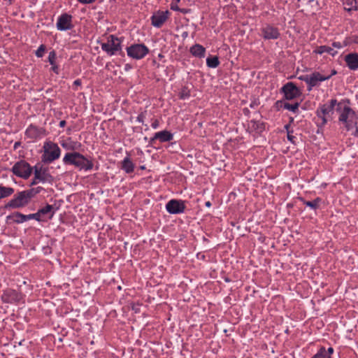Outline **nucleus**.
<instances>
[{
	"label": "nucleus",
	"instance_id": "49530a36",
	"mask_svg": "<svg viewBox=\"0 0 358 358\" xmlns=\"http://www.w3.org/2000/svg\"><path fill=\"white\" fill-rule=\"evenodd\" d=\"M159 122L157 120H155L152 123V127L153 129H157L159 127Z\"/></svg>",
	"mask_w": 358,
	"mask_h": 358
},
{
	"label": "nucleus",
	"instance_id": "a18cd8bd",
	"mask_svg": "<svg viewBox=\"0 0 358 358\" xmlns=\"http://www.w3.org/2000/svg\"><path fill=\"white\" fill-rule=\"evenodd\" d=\"M352 130V135L356 136V137H358V127H357V124H356V127H354Z\"/></svg>",
	"mask_w": 358,
	"mask_h": 358
},
{
	"label": "nucleus",
	"instance_id": "f8f14e48",
	"mask_svg": "<svg viewBox=\"0 0 358 358\" xmlns=\"http://www.w3.org/2000/svg\"><path fill=\"white\" fill-rule=\"evenodd\" d=\"M331 76H322L320 73L315 71L309 76L308 84V90L310 91L313 87L317 85L318 82H322L329 80Z\"/></svg>",
	"mask_w": 358,
	"mask_h": 358
},
{
	"label": "nucleus",
	"instance_id": "ea45409f",
	"mask_svg": "<svg viewBox=\"0 0 358 358\" xmlns=\"http://www.w3.org/2000/svg\"><path fill=\"white\" fill-rule=\"evenodd\" d=\"M81 85V80L80 79H77L76 80H75L73 83V88L75 90H77L78 87H80Z\"/></svg>",
	"mask_w": 358,
	"mask_h": 358
},
{
	"label": "nucleus",
	"instance_id": "1a4fd4ad",
	"mask_svg": "<svg viewBox=\"0 0 358 358\" xmlns=\"http://www.w3.org/2000/svg\"><path fill=\"white\" fill-rule=\"evenodd\" d=\"M280 91L284 94V97L287 100H292L301 94L299 88L292 82L284 85Z\"/></svg>",
	"mask_w": 358,
	"mask_h": 358
},
{
	"label": "nucleus",
	"instance_id": "6ab92c4d",
	"mask_svg": "<svg viewBox=\"0 0 358 358\" xmlns=\"http://www.w3.org/2000/svg\"><path fill=\"white\" fill-rule=\"evenodd\" d=\"M315 53L322 55L324 52H327L332 56H334L337 54V51L335 50L334 48L327 46V45H321L317 47L315 51Z\"/></svg>",
	"mask_w": 358,
	"mask_h": 358
},
{
	"label": "nucleus",
	"instance_id": "9d476101",
	"mask_svg": "<svg viewBox=\"0 0 358 358\" xmlns=\"http://www.w3.org/2000/svg\"><path fill=\"white\" fill-rule=\"evenodd\" d=\"M166 209L170 214L182 213L185 209V201L171 199L166 203Z\"/></svg>",
	"mask_w": 358,
	"mask_h": 358
},
{
	"label": "nucleus",
	"instance_id": "7c9ffc66",
	"mask_svg": "<svg viewBox=\"0 0 358 358\" xmlns=\"http://www.w3.org/2000/svg\"><path fill=\"white\" fill-rule=\"evenodd\" d=\"M81 147V143L76 141H73L71 137L69 138V150H72L73 152L76 150H78Z\"/></svg>",
	"mask_w": 358,
	"mask_h": 358
},
{
	"label": "nucleus",
	"instance_id": "4468645a",
	"mask_svg": "<svg viewBox=\"0 0 358 358\" xmlns=\"http://www.w3.org/2000/svg\"><path fill=\"white\" fill-rule=\"evenodd\" d=\"M338 102L336 99H332L329 101V103L322 104L319 106V108L317 109V110L320 111L321 115H327V116L331 113H334V109L335 106L337 107V104Z\"/></svg>",
	"mask_w": 358,
	"mask_h": 358
},
{
	"label": "nucleus",
	"instance_id": "412c9836",
	"mask_svg": "<svg viewBox=\"0 0 358 358\" xmlns=\"http://www.w3.org/2000/svg\"><path fill=\"white\" fill-rule=\"evenodd\" d=\"M250 129L257 133H261L264 130V124L262 122L257 120H251L249 124Z\"/></svg>",
	"mask_w": 358,
	"mask_h": 358
},
{
	"label": "nucleus",
	"instance_id": "69168bd1",
	"mask_svg": "<svg viewBox=\"0 0 358 358\" xmlns=\"http://www.w3.org/2000/svg\"><path fill=\"white\" fill-rule=\"evenodd\" d=\"M288 127H289L288 125H286V126H285V128L287 129H288Z\"/></svg>",
	"mask_w": 358,
	"mask_h": 358
},
{
	"label": "nucleus",
	"instance_id": "c85d7f7f",
	"mask_svg": "<svg viewBox=\"0 0 358 358\" xmlns=\"http://www.w3.org/2000/svg\"><path fill=\"white\" fill-rule=\"evenodd\" d=\"M34 177L35 180L39 181H45V171H43L42 169H38L36 166L34 167Z\"/></svg>",
	"mask_w": 358,
	"mask_h": 358
},
{
	"label": "nucleus",
	"instance_id": "f704fd0d",
	"mask_svg": "<svg viewBox=\"0 0 358 358\" xmlns=\"http://www.w3.org/2000/svg\"><path fill=\"white\" fill-rule=\"evenodd\" d=\"M23 192H24L25 196L28 197L29 201L37 193V192L34 191V189L23 191Z\"/></svg>",
	"mask_w": 358,
	"mask_h": 358
},
{
	"label": "nucleus",
	"instance_id": "8fccbe9b",
	"mask_svg": "<svg viewBox=\"0 0 358 358\" xmlns=\"http://www.w3.org/2000/svg\"><path fill=\"white\" fill-rule=\"evenodd\" d=\"M131 69V66L130 64H125V66H124V70H125L126 71H129V70H130Z\"/></svg>",
	"mask_w": 358,
	"mask_h": 358
},
{
	"label": "nucleus",
	"instance_id": "0e129e2a",
	"mask_svg": "<svg viewBox=\"0 0 358 358\" xmlns=\"http://www.w3.org/2000/svg\"><path fill=\"white\" fill-rule=\"evenodd\" d=\"M355 42H356L357 43H358V37L357 38V39H356Z\"/></svg>",
	"mask_w": 358,
	"mask_h": 358
},
{
	"label": "nucleus",
	"instance_id": "a878e982",
	"mask_svg": "<svg viewBox=\"0 0 358 358\" xmlns=\"http://www.w3.org/2000/svg\"><path fill=\"white\" fill-rule=\"evenodd\" d=\"M316 115L317 117V126L319 127H324L328 121L327 115L325 114L321 115L320 111H319L317 110H316Z\"/></svg>",
	"mask_w": 358,
	"mask_h": 358
},
{
	"label": "nucleus",
	"instance_id": "c756f323",
	"mask_svg": "<svg viewBox=\"0 0 358 358\" xmlns=\"http://www.w3.org/2000/svg\"><path fill=\"white\" fill-rule=\"evenodd\" d=\"M52 209H53L52 206L48 204L45 207L38 210V212L39 213L40 217H41L42 215L49 214L48 217H50L52 216L51 212H52Z\"/></svg>",
	"mask_w": 358,
	"mask_h": 358
},
{
	"label": "nucleus",
	"instance_id": "cd10ccee",
	"mask_svg": "<svg viewBox=\"0 0 358 358\" xmlns=\"http://www.w3.org/2000/svg\"><path fill=\"white\" fill-rule=\"evenodd\" d=\"M299 106H300V103L299 102H296L294 103H289L285 102L283 104V108L285 109H287L288 110H290V111L296 113H297V111L299 110Z\"/></svg>",
	"mask_w": 358,
	"mask_h": 358
},
{
	"label": "nucleus",
	"instance_id": "680f3d73",
	"mask_svg": "<svg viewBox=\"0 0 358 358\" xmlns=\"http://www.w3.org/2000/svg\"><path fill=\"white\" fill-rule=\"evenodd\" d=\"M187 36V32H184V33L182 34V36H183V37H184V36Z\"/></svg>",
	"mask_w": 358,
	"mask_h": 358
},
{
	"label": "nucleus",
	"instance_id": "58836bf2",
	"mask_svg": "<svg viewBox=\"0 0 358 358\" xmlns=\"http://www.w3.org/2000/svg\"><path fill=\"white\" fill-rule=\"evenodd\" d=\"M309 76H310V75H302V76H300L298 78L300 80L304 81L308 85V80H309Z\"/></svg>",
	"mask_w": 358,
	"mask_h": 358
},
{
	"label": "nucleus",
	"instance_id": "a19ab883",
	"mask_svg": "<svg viewBox=\"0 0 358 358\" xmlns=\"http://www.w3.org/2000/svg\"><path fill=\"white\" fill-rule=\"evenodd\" d=\"M285 102H284L282 100L277 101L275 103V106L277 108L278 110H280V108H283V104Z\"/></svg>",
	"mask_w": 358,
	"mask_h": 358
},
{
	"label": "nucleus",
	"instance_id": "bf43d9fd",
	"mask_svg": "<svg viewBox=\"0 0 358 358\" xmlns=\"http://www.w3.org/2000/svg\"><path fill=\"white\" fill-rule=\"evenodd\" d=\"M336 73H337V71H336L335 69H333V70L331 71V73L329 76H331V77L332 76H334V75H336Z\"/></svg>",
	"mask_w": 358,
	"mask_h": 358
},
{
	"label": "nucleus",
	"instance_id": "f03ea898",
	"mask_svg": "<svg viewBox=\"0 0 358 358\" xmlns=\"http://www.w3.org/2000/svg\"><path fill=\"white\" fill-rule=\"evenodd\" d=\"M69 164L75 166L79 170L90 171L94 164L78 152H69Z\"/></svg>",
	"mask_w": 358,
	"mask_h": 358
},
{
	"label": "nucleus",
	"instance_id": "4be33fe9",
	"mask_svg": "<svg viewBox=\"0 0 358 358\" xmlns=\"http://www.w3.org/2000/svg\"><path fill=\"white\" fill-rule=\"evenodd\" d=\"M343 3L348 11L358 10V0H343Z\"/></svg>",
	"mask_w": 358,
	"mask_h": 358
},
{
	"label": "nucleus",
	"instance_id": "de8ad7c7",
	"mask_svg": "<svg viewBox=\"0 0 358 358\" xmlns=\"http://www.w3.org/2000/svg\"><path fill=\"white\" fill-rule=\"evenodd\" d=\"M189 96V94L188 92H182L180 94V98L181 99H186L187 97Z\"/></svg>",
	"mask_w": 358,
	"mask_h": 358
},
{
	"label": "nucleus",
	"instance_id": "37998d69",
	"mask_svg": "<svg viewBox=\"0 0 358 358\" xmlns=\"http://www.w3.org/2000/svg\"><path fill=\"white\" fill-rule=\"evenodd\" d=\"M294 138H295V136H294L293 135H292L290 134V132L288 131H287V139L292 142V143H294Z\"/></svg>",
	"mask_w": 358,
	"mask_h": 358
},
{
	"label": "nucleus",
	"instance_id": "7ed1b4c3",
	"mask_svg": "<svg viewBox=\"0 0 358 358\" xmlns=\"http://www.w3.org/2000/svg\"><path fill=\"white\" fill-rule=\"evenodd\" d=\"M122 38H117L114 35H110L108 41L101 44V49L110 56L116 54L124 55L122 50Z\"/></svg>",
	"mask_w": 358,
	"mask_h": 358
},
{
	"label": "nucleus",
	"instance_id": "79ce46f5",
	"mask_svg": "<svg viewBox=\"0 0 358 358\" xmlns=\"http://www.w3.org/2000/svg\"><path fill=\"white\" fill-rule=\"evenodd\" d=\"M144 119H145V115L143 113H141L136 117V121L138 122H141V123H143Z\"/></svg>",
	"mask_w": 358,
	"mask_h": 358
},
{
	"label": "nucleus",
	"instance_id": "2f4dec72",
	"mask_svg": "<svg viewBox=\"0 0 358 358\" xmlns=\"http://www.w3.org/2000/svg\"><path fill=\"white\" fill-rule=\"evenodd\" d=\"M312 358H330L324 347H322Z\"/></svg>",
	"mask_w": 358,
	"mask_h": 358
},
{
	"label": "nucleus",
	"instance_id": "72a5a7b5",
	"mask_svg": "<svg viewBox=\"0 0 358 358\" xmlns=\"http://www.w3.org/2000/svg\"><path fill=\"white\" fill-rule=\"evenodd\" d=\"M45 47L44 45H41L39 46V48H38V50H36V55L38 57H41L43 56V54L45 52Z\"/></svg>",
	"mask_w": 358,
	"mask_h": 358
},
{
	"label": "nucleus",
	"instance_id": "b1692460",
	"mask_svg": "<svg viewBox=\"0 0 358 358\" xmlns=\"http://www.w3.org/2000/svg\"><path fill=\"white\" fill-rule=\"evenodd\" d=\"M301 199L303 201V204H305L306 206L311 208L313 210H316L317 208H318L320 203L322 201V199H320V197H317L313 201H305L303 199Z\"/></svg>",
	"mask_w": 358,
	"mask_h": 358
},
{
	"label": "nucleus",
	"instance_id": "39448f33",
	"mask_svg": "<svg viewBox=\"0 0 358 358\" xmlns=\"http://www.w3.org/2000/svg\"><path fill=\"white\" fill-rule=\"evenodd\" d=\"M127 53L131 58L141 59L149 53V49L143 43H136L127 48Z\"/></svg>",
	"mask_w": 358,
	"mask_h": 358
},
{
	"label": "nucleus",
	"instance_id": "e2e57ef3",
	"mask_svg": "<svg viewBox=\"0 0 358 358\" xmlns=\"http://www.w3.org/2000/svg\"><path fill=\"white\" fill-rule=\"evenodd\" d=\"M141 169H145V166H141Z\"/></svg>",
	"mask_w": 358,
	"mask_h": 358
},
{
	"label": "nucleus",
	"instance_id": "423d86ee",
	"mask_svg": "<svg viewBox=\"0 0 358 358\" xmlns=\"http://www.w3.org/2000/svg\"><path fill=\"white\" fill-rule=\"evenodd\" d=\"M12 171L15 176L27 179L30 176L32 172V168L29 163L21 160L14 164L12 168Z\"/></svg>",
	"mask_w": 358,
	"mask_h": 358
},
{
	"label": "nucleus",
	"instance_id": "e433bc0d",
	"mask_svg": "<svg viewBox=\"0 0 358 358\" xmlns=\"http://www.w3.org/2000/svg\"><path fill=\"white\" fill-rule=\"evenodd\" d=\"M180 1V0H172L170 7L173 10H179L180 8L178 6V3Z\"/></svg>",
	"mask_w": 358,
	"mask_h": 358
},
{
	"label": "nucleus",
	"instance_id": "4c0bfd02",
	"mask_svg": "<svg viewBox=\"0 0 358 358\" xmlns=\"http://www.w3.org/2000/svg\"><path fill=\"white\" fill-rule=\"evenodd\" d=\"M55 57H56V55H55V52L54 51H51L50 53H49V56H48V61L49 62L53 65L54 63H55Z\"/></svg>",
	"mask_w": 358,
	"mask_h": 358
},
{
	"label": "nucleus",
	"instance_id": "6e6552de",
	"mask_svg": "<svg viewBox=\"0 0 358 358\" xmlns=\"http://www.w3.org/2000/svg\"><path fill=\"white\" fill-rule=\"evenodd\" d=\"M25 195L23 191L18 192L15 195L14 198L6 205V208H19L27 206L29 201L28 200V197Z\"/></svg>",
	"mask_w": 358,
	"mask_h": 358
},
{
	"label": "nucleus",
	"instance_id": "bb28decb",
	"mask_svg": "<svg viewBox=\"0 0 358 358\" xmlns=\"http://www.w3.org/2000/svg\"><path fill=\"white\" fill-rule=\"evenodd\" d=\"M206 64L209 68H216L220 64L219 59L217 56L208 57L206 59Z\"/></svg>",
	"mask_w": 358,
	"mask_h": 358
},
{
	"label": "nucleus",
	"instance_id": "ddd939ff",
	"mask_svg": "<svg viewBox=\"0 0 358 358\" xmlns=\"http://www.w3.org/2000/svg\"><path fill=\"white\" fill-rule=\"evenodd\" d=\"M173 138V134L167 130H164L155 133L154 136L150 138V143H154L156 140H159L161 143L168 142L171 141Z\"/></svg>",
	"mask_w": 358,
	"mask_h": 358
},
{
	"label": "nucleus",
	"instance_id": "a211bd4d",
	"mask_svg": "<svg viewBox=\"0 0 358 358\" xmlns=\"http://www.w3.org/2000/svg\"><path fill=\"white\" fill-rule=\"evenodd\" d=\"M26 136L31 139L38 138L41 132V130L36 126L30 125L26 130Z\"/></svg>",
	"mask_w": 358,
	"mask_h": 358
},
{
	"label": "nucleus",
	"instance_id": "5701e85b",
	"mask_svg": "<svg viewBox=\"0 0 358 358\" xmlns=\"http://www.w3.org/2000/svg\"><path fill=\"white\" fill-rule=\"evenodd\" d=\"M57 27L59 30L67 29V13H63L58 19Z\"/></svg>",
	"mask_w": 358,
	"mask_h": 358
},
{
	"label": "nucleus",
	"instance_id": "2eb2a0df",
	"mask_svg": "<svg viewBox=\"0 0 358 358\" xmlns=\"http://www.w3.org/2000/svg\"><path fill=\"white\" fill-rule=\"evenodd\" d=\"M344 60L347 66L352 71L358 69V54L349 53L345 56Z\"/></svg>",
	"mask_w": 358,
	"mask_h": 358
},
{
	"label": "nucleus",
	"instance_id": "473e14b6",
	"mask_svg": "<svg viewBox=\"0 0 358 358\" xmlns=\"http://www.w3.org/2000/svg\"><path fill=\"white\" fill-rule=\"evenodd\" d=\"M7 295L8 296H10L11 299L14 301H19L20 299V296L19 295V294L16 291L13 289L8 290Z\"/></svg>",
	"mask_w": 358,
	"mask_h": 358
},
{
	"label": "nucleus",
	"instance_id": "9b49d317",
	"mask_svg": "<svg viewBox=\"0 0 358 358\" xmlns=\"http://www.w3.org/2000/svg\"><path fill=\"white\" fill-rule=\"evenodd\" d=\"M261 31L262 37L266 40L278 39L280 36L278 29L271 24L262 27Z\"/></svg>",
	"mask_w": 358,
	"mask_h": 358
},
{
	"label": "nucleus",
	"instance_id": "6e6d98bb",
	"mask_svg": "<svg viewBox=\"0 0 358 358\" xmlns=\"http://www.w3.org/2000/svg\"><path fill=\"white\" fill-rule=\"evenodd\" d=\"M211 205H212V204H211V202H210V201H206V202L205 203V206H206V207H208V208L210 207V206H211Z\"/></svg>",
	"mask_w": 358,
	"mask_h": 358
},
{
	"label": "nucleus",
	"instance_id": "09e8293b",
	"mask_svg": "<svg viewBox=\"0 0 358 358\" xmlns=\"http://www.w3.org/2000/svg\"><path fill=\"white\" fill-rule=\"evenodd\" d=\"M327 355H329L331 356V355L334 352L333 348H331V347L329 348L328 350H327Z\"/></svg>",
	"mask_w": 358,
	"mask_h": 358
},
{
	"label": "nucleus",
	"instance_id": "13d9d810",
	"mask_svg": "<svg viewBox=\"0 0 358 358\" xmlns=\"http://www.w3.org/2000/svg\"><path fill=\"white\" fill-rule=\"evenodd\" d=\"M67 159H68V157H67V153H66L64 156V158H63V161L65 162V163H67Z\"/></svg>",
	"mask_w": 358,
	"mask_h": 358
},
{
	"label": "nucleus",
	"instance_id": "052dcab7",
	"mask_svg": "<svg viewBox=\"0 0 358 358\" xmlns=\"http://www.w3.org/2000/svg\"><path fill=\"white\" fill-rule=\"evenodd\" d=\"M57 66H52V70H53L55 72H57Z\"/></svg>",
	"mask_w": 358,
	"mask_h": 358
},
{
	"label": "nucleus",
	"instance_id": "4d7b16f0",
	"mask_svg": "<svg viewBox=\"0 0 358 358\" xmlns=\"http://www.w3.org/2000/svg\"><path fill=\"white\" fill-rule=\"evenodd\" d=\"M178 11H180L182 13H187V10L185 9V8H183V9L180 8V10Z\"/></svg>",
	"mask_w": 358,
	"mask_h": 358
},
{
	"label": "nucleus",
	"instance_id": "20e7f679",
	"mask_svg": "<svg viewBox=\"0 0 358 358\" xmlns=\"http://www.w3.org/2000/svg\"><path fill=\"white\" fill-rule=\"evenodd\" d=\"M44 153L42 156V161L45 163H50L57 159L60 155V150L57 144L48 142L44 144Z\"/></svg>",
	"mask_w": 358,
	"mask_h": 358
},
{
	"label": "nucleus",
	"instance_id": "603ef678",
	"mask_svg": "<svg viewBox=\"0 0 358 358\" xmlns=\"http://www.w3.org/2000/svg\"><path fill=\"white\" fill-rule=\"evenodd\" d=\"M71 16L69 15V25H68L69 30H70L72 27V25L71 24Z\"/></svg>",
	"mask_w": 358,
	"mask_h": 358
},
{
	"label": "nucleus",
	"instance_id": "c03bdc74",
	"mask_svg": "<svg viewBox=\"0 0 358 358\" xmlns=\"http://www.w3.org/2000/svg\"><path fill=\"white\" fill-rule=\"evenodd\" d=\"M77 1L83 4H90V3H94L96 0H77Z\"/></svg>",
	"mask_w": 358,
	"mask_h": 358
},
{
	"label": "nucleus",
	"instance_id": "f257e3e1",
	"mask_svg": "<svg viewBox=\"0 0 358 358\" xmlns=\"http://www.w3.org/2000/svg\"><path fill=\"white\" fill-rule=\"evenodd\" d=\"M350 100L346 99L338 102L336 111L340 113L338 120L342 122L348 131L353 129L357 124V115L350 107Z\"/></svg>",
	"mask_w": 358,
	"mask_h": 358
},
{
	"label": "nucleus",
	"instance_id": "5fc2aeb1",
	"mask_svg": "<svg viewBox=\"0 0 358 358\" xmlns=\"http://www.w3.org/2000/svg\"><path fill=\"white\" fill-rule=\"evenodd\" d=\"M65 124H66V121L65 120L60 121V122H59L60 127H63L65 126Z\"/></svg>",
	"mask_w": 358,
	"mask_h": 358
},
{
	"label": "nucleus",
	"instance_id": "c9c22d12",
	"mask_svg": "<svg viewBox=\"0 0 358 358\" xmlns=\"http://www.w3.org/2000/svg\"><path fill=\"white\" fill-rule=\"evenodd\" d=\"M31 219H35V220H36L38 221H41V217H40L38 212H37L36 213L29 214V215H27V221L29 220H31Z\"/></svg>",
	"mask_w": 358,
	"mask_h": 358
},
{
	"label": "nucleus",
	"instance_id": "aec40b11",
	"mask_svg": "<svg viewBox=\"0 0 358 358\" xmlns=\"http://www.w3.org/2000/svg\"><path fill=\"white\" fill-rule=\"evenodd\" d=\"M10 219H12L13 220V222H16V223H22V222L27 221V215H23L19 212H15L13 214L8 215L7 217V220H10Z\"/></svg>",
	"mask_w": 358,
	"mask_h": 358
},
{
	"label": "nucleus",
	"instance_id": "3c124183",
	"mask_svg": "<svg viewBox=\"0 0 358 358\" xmlns=\"http://www.w3.org/2000/svg\"><path fill=\"white\" fill-rule=\"evenodd\" d=\"M333 46L336 47V48H341V43H336V42L333 43Z\"/></svg>",
	"mask_w": 358,
	"mask_h": 358
},
{
	"label": "nucleus",
	"instance_id": "393cba45",
	"mask_svg": "<svg viewBox=\"0 0 358 358\" xmlns=\"http://www.w3.org/2000/svg\"><path fill=\"white\" fill-rule=\"evenodd\" d=\"M14 192V189L10 187L0 185V199L10 196Z\"/></svg>",
	"mask_w": 358,
	"mask_h": 358
},
{
	"label": "nucleus",
	"instance_id": "dca6fc26",
	"mask_svg": "<svg viewBox=\"0 0 358 358\" xmlns=\"http://www.w3.org/2000/svg\"><path fill=\"white\" fill-rule=\"evenodd\" d=\"M120 167L127 173H131L134 172L135 166L128 153L127 156L121 162Z\"/></svg>",
	"mask_w": 358,
	"mask_h": 358
},
{
	"label": "nucleus",
	"instance_id": "0eeeda50",
	"mask_svg": "<svg viewBox=\"0 0 358 358\" xmlns=\"http://www.w3.org/2000/svg\"><path fill=\"white\" fill-rule=\"evenodd\" d=\"M171 13L169 10H157L150 17L151 24L157 28H160L169 19Z\"/></svg>",
	"mask_w": 358,
	"mask_h": 358
},
{
	"label": "nucleus",
	"instance_id": "864d4df0",
	"mask_svg": "<svg viewBox=\"0 0 358 358\" xmlns=\"http://www.w3.org/2000/svg\"><path fill=\"white\" fill-rule=\"evenodd\" d=\"M38 182H39V180H35V177H34V179H33V180H32V182H31V185H36V184H37Z\"/></svg>",
	"mask_w": 358,
	"mask_h": 358
},
{
	"label": "nucleus",
	"instance_id": "f3484780",
	"mask_svg": "<svg viewBox=\"0 0 358 358\" xmlns=\"http://www.w3.org/2000/svg\"><path fill=\"white\" fill-rule=\"evenodd\" d=\"M190 53L196 57L203 58L206 55V48L200 44H195L189 49Z\"/></svg>",
	"mask_w": 358,
	"mask_h": 358
}]
</instances>
